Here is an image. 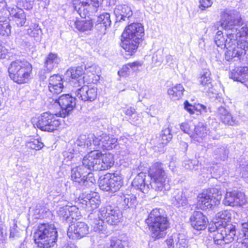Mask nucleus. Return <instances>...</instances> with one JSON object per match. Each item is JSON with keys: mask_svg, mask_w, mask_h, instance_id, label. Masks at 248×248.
Listing matches in <instances>:
<instances>
[{"mask_svg": "<svg viewBox=\"0 0 248 248\" xmlns=\"http://www.w3.org/2000/svg\"><path fill=\"white\" fill-rule=\"evenodd\" d=\"M166 165L160 162H156L150 167L148 171L151 178L149 185L145 182L146 176L144 173L140 172L133 180L132 185L135 188L143 193L148 192L151 188L157 192L169 191L170 189V179L165 170Z\"/></svg>", "mask_w": 248, "mask_h": 248, "instance_id": "f257e3e1", "label": "nucleus"}, {"mask_svg": "<svg viewBox=\"0 0 248 248\" xmlns=\"http://www.w3.org/2000/svg\"><path fill=\"white\" fill-rule=\"evenodd\" d=\"M118 145L117 139L103 134L99 137L94 135H81L75 142L73 151L75 153H81L89 150H98L100 146L104 150H110Z\"/></svg>", "mask_w": 248, "mask_h": 248, "instance_id": "f03ea898", "label": "nucleus"}, {"mask_svg": "<svg viewBox=\"0 0 248 248\" xmlns=\"http://www.w3.org/2000/svg\"><path fill=\"white\" fill-rule=\"evenodd\" d=\"M97 218L95 217V214L91 213L88 217L93 230L99 233H107L105 220L110 225H115L122 217V214L117 207L107 205L101 207L98 211Z\"/></svg>", "mask_w": 248, "mask_h": 248, "instance_id": "7ed1b4c3", "label": "nucleus"}, {"mask_svg": "<svg viewBox=\"0 0 248 248\" xmlns=\"http://www.w3.org/2000/svg\"><path fill=\"white\" fill-rule=\"evenodd\" d=\"M220 23L227 31V44L235 42L242 39V33L239 28L243 25V20L239 12L234 10L225 9L220 13Z\"/></svg>", "mask_w": 248, "mask_h": 248, "instance_id": "20e7f679", "label": "nucleus"}, {"mask_svg": "<svg viewBox=\"0 0 248 248\" xmlns=\"http://www.w3.org/2000/svg\"><path fill=\"white\" fill-rule=\"evenodd\" d=\"M146 221L149 226L152 237L155 239L164 237L166 234V231L170 226L167 216L162 209H153Z\"/></svg>", "mask_w": 248, "mask_h": 248, "instance_id": "39448f33", "label": "nucleus"}, {"mask_svg": "<svg viewBox=\"0 0 248 248\" xmlns=\"http://www.w3.org/2000/svg\"><path fill=\"white\" fill-rule=\"evenodd\" d=\"M32 70V65L25 59L12 61L8 69L10 78L19 84L26 83L30 80Z\"/></svg>", "mask_w": 248, "mask_h": 248, "instance_id": "423d86ee", "label": "nucleus"}, {"mask_svg": "<svg viewBox=\"0 0 248 248\" xmlns=\"http://www.w3.org/2000/svg\"><path fill=\"white\" fill-rule=\"evenodd\" d=\"M35 244L39 248H49L54 246L57 240L58 233L53 224H40L34 233Z\"/></svg>", "mask_w": 248, "mask_h": 248, "instance_id": "0eeeda50", "label": "nucleus"}, {"mask_svg": "<svg viewBox=\"0 0 248 248\" xmlns=\"http://www.w3.org/2000/svg\"><path fill=\"white\" fill-rule=\"evenodd\" d=\"M209 229L210 231L215 232L214 241L218 245L223 246L230 243L236 237L235 226L231 223L216 228V231L212 227Z\"/></svg>", "mask_w": 248, "mask_h": 248, "instance_id": "6e6552de", "label": "nucleus"}, {"mask_svg": "<svg viewBox=\"0 0 248 248\" xmlns=\"http://www.w3.org/2000/svg\"><path fill=\"white\" fill-rule=\"evenodd\" d=\"M221 199V191L216 188H209L199 195L197 206L202 210L211 208L213 206L218 205Z\"/></svg>", "mask_w": 248, "mask_h": 248, "instance_id": "1a4fd4ad", "label": "nucleus"}, {"mask_svg": "<svg viewBox=\"0 0 248 248\" xmlns=\"http://www.w3.org/2000/svg\"><path fill=\"white\" fill-rule=\"evenodd\" d=\"M227 45L228 50L225 53V57L229 62L241 60L248 50V42L243 39H239L235 42H232Z\"/></svg>", "mask_w": 248, "mask_h": 248, "instance_id": "9d476101", "label": "nucleus"}, {"mask_svg": "<svg viewBox=\"0 0 248 248\" xmlns=\"http://www.w3.org/2000/svg\"><path fill=\"white\" fill-rule=\"evenodd\" d=\"M50 102L58 105L61 110L56 115L61 117H65L73 109L76 105L77 99L70 94H63L58 98H49Z\"/></svg>", "mask_w": 248, "mask_h": 248, "instance_id": "9b49d317", "label": "nucleus"}, {"mask_svg": "<svg viewBox=\"0 0 248 248\" xmlns=\"http://www.w3.org/2000/svg\"><path fill=\"white\" fill-rule=\"evenodd\" d=\"M35 124L42 131L52 132L57 129L60 122L53 114L46 112L37 118Z\"/></svg>", "mask_w": 248, "mask_h": 248, "instance_id": "f8f14e48", "label": "nucleus"}, {"mask_svg": "<svg viewBox=\"0 0 248 248\" xmlns=\"http://www.w3.org/2000/svg\"><path fill=\"white\" fill-rule=\"evenodd\" d=\"M72 180L81 186H87L89 183L95 182L92 173L88 172L81 165L73 168L71 170Z\"/></svg>", "mask_w": 248, "mask_h": 248, "instance_id": "ddd939ff", "label": "nucleus"}, {"mask_svg": "<svg viewBox=\"0 0 248 248\" xmlns=\"http://www.w3.org/2000/svg\"><path fill=\"white\" fill-rule=\"evenodd\" d=\"M84 69H85V66H80L70 68L65 73V78L74 86L80 87L85 82V75L86 74L85 73Z\"/></svg>", "mask_w": 248, "mask_h": 248, "instance_id": "4468645a", "label": "nucleus"}, {"mask_svg": "<svg viewBox=\"0 0 248 248\" xmlns=\"http://www.w3.org/2000/svg\"><path fill=\"white\" fill-rule=\"evenodd\" d=\"M88 151L90 152L83 158L81 166L89 173H91V170H99L98 162H100L99 157L102 156L101 152L99 150L88 149L87 152Z\"/></svg>", "mask_w": 248, "mask_h": 248, "instance_id": "2eb2a0df", "label": "nucleus"}, {"mask_svg": "<svg viewBox=\"0 0 248 248\" xmlns=\"http://www.w3.org/2000/svg\"><path fill=\"white\" fill-rule=\"evenodd\" d=\"M215 113L219 120L225 125L235 126L238 124L239 121L237 117L232 114L229 107L224 103L217 107Z\"/></svg>", "mask_w": 248, "mask_h": 248, "instance_id": "dca6fc26", "label": "nucleus"}, {"mask_svg": "<svg viewBox=\"0 0 248 248\" xmlns=\"http://www.w3.org/2000/svg\"><path fill=\"white\" fill-rule=\"evenodd\" d=\"M89 233V227L83 222H78L69 226L67 235L70 239L75 240L80 239Z\"/></svg>", "mask_w": 248, "mask_h": 248, "instance_id": "f3484780", "label": "nucleus"}, {"mask_svg": "<svg viewBox=\"0 0 248 248\" xmlns=\"http://www.w3.org/2000/svg\"><path fill=\"white\" fill-rule=\"evenodd\" d=\"M75 92L76 96L84 102H92L95 100L97 96V89L90 87L84 84L81 86Z\"/></svg>", "mask_w": 248, "mask_h": 248, "instance_id": "a211bd4d", "label": "nucleus"}, {"mask_svg": "<svg viewBox=\"0 0 248 248\" xmlns=\"http://www.w3.org/2000/svg\"><path fill=\"white\" fill-rule=\"evenodd\" d=\"M246 202L245 194L237 191L227 192L223 200L225 205L231 206H242Z\"/></svg>", "mask_w": 248, "mask_h": 248, "instance_id": "6ab92c4d", "label": "nucleus"}, {"mask_svg": "<svg viewBox=\"0 0 248 248\" xmlns=\"http://www.w3.org/2000/svg\"><path fill=\"white\" fill-rule=\"evenodd\" d=\"M144 34L143 27L140 23H133L129 25L125 29L122 36H128L134 39L141 40Z\"/></svg>", "mask_w": 248, "mask_h": 248, "instance_id": "aec40b11", "label": "nucleus"}, {"mask_svg": "<svg viewBox=\"0 0 248 248\" xmlns=\"http://www.w3.org/2000/svg\"><path fill=\"white\" fill-rule=\"evenodd\" d=\"M80 202L87 211H92L99 206L101 202L98 193L92 192L82 198Z\"/></svg>", "mask_w": 248, "mask_h": 248, "instance_id": "412c9836", "label": "nucleus"}, {"mask_svg": "<svg viewBox=\"0 0 248 248\" xmlns=\"http://www.w3.org/2000/svg\"><path fill=\"white\" fill-rule=\"evenodd\" d=\"M190 220L192 227L198 231L204 230L208 223L206 216L200 211H194Z\"/></svg>", "mask_w": 248, "mask_h": 248, "instance_id": "4be33fe9", "label": "nucleus"}, {"mask_svg": "<svg viewBox=\"0 0 248 248\" xmlns=\"http://www.w3.org/2000/svg\"><path fill=\"white\" fill-rule=\"evenodd\" d=\"M78 210L76 207L66 205L59 207L57 212L62 220L70 223L73 222V220H76V212Z\"/></svg>", "mask_w": 248, "mask_h": 248, "instance_id": "5701e85b", "label": "nucleus"}, {"mask_svg": "<svg viewBox=\"0 0 248 248\" xmlns=\"http://www.w3.org/2000/svg\"><path fill=\"white\" fill-rule=\"evenodd\" d=\"M116 22L127 21L131 17L133 12L130 7L126 4L117 5L114 10Z\"/></svg>", "mask_w": 248, "mask_h": 248, "instance_id": "b1692460", "label": "nucleus"}, {"mask_svg": "<svg viewBox=\"0 0 248 248\" xmlns=\"http://www.w3.org/2000/svg\"><path fill=\"white\" fill-rule=\"evenodd\" d=\"M94 22V28L100 33L105 34L107 29L111 23L110 15L108 13H103L98 16Z\"/></svg>", "mask_w": 248, "mask_h": 248, "instance_id": "393cba45", "label": "nucleus"}, {"mask_svg": "<svg viewBox=\"0 0 248 248\" xmlns=\"http://www.w3.org/2000/svg\"><path fill=\"white\" fill-rule=\"evenodd\" d=\"M48 89L53 94L61 93L63 88V78L60 75H53L49 78Z\"/></svg>", "mask_w": 248, "mask_h": 248, "instance_id": "a878e982", "label": "nucleus"}, {"mask_svg": "<svg viewBox=\"0 0 248 248\" xmlns=\"http://www.w3.org/2000/svg\"><path fill=\"white\" fill-rule=\"evenodd\" d=\"M168 248H188V240L183 234H175L166 240Z\"/></svg>", "mask_w": 248, "mask_h": 248, "instance_id": "bb28decb", "label": "nucleus"}, {"mask_svg": "<svg viewBox=\"0 0 248 248\" xmlns=\"http://www.w3.org/2000/svg\"><path fill=\"white\" fill-rule=\"evenodd\" d=\"M170 201L171 204L176 207L185 206L188 204L186 192L178 189L173 190Z\"/></svg>", "mask_w": 248, "mask_h": 248, "instance_id": "cd10ccee", "label": "nucleus"}, {"mask_svg": "<svg viewBox=\"0 0 248 248\" xmlns=\"http://www.w3.org/2000/svg\"><path fill=\"white\" fill-rule=\"evenodd\" d=\"M124 40L122 39L120 46L128 53V55H132L136 52L140 40L134 39V38L128 37V36H122Z\"/></svg>", "mask_w": 248, "mask_h": 248, "instance_id": "c85d7f7f", "label": "nucleus"}, {"mask_svg": "<svg viewBox=\"0 0 248 248\" xmlns=\"http://www.w3.org/2000/svg\"><path fill=\"white\" fill-rule=\"evenodd\" d=\"M143 62L140 61H136L133 62L128 63L124 65L121 70L118 72L120 76L126 77L129 76L135 72L139 71V68L141 67Z\"/></svg>", "mask_w": 248, "mask_h": 248, "instance_id": "c756f323", "label": "nucleus"}, {"mask_svg": "<svg viewBox=\"0 0 248 248\" xmlns=\"http://www.w3.org/2000/svg\"><path fill=\"white\" fill-rule=\"evenodd\" d=\"M230 78L234 81L244 82L248 79V67H240L233 70Z\"/></svg>", "mask_w": 248, "mask_h": 248, "instance_id": "7c9ffc66", "label": "nucleus"}, {"mask_svg": "<svg viewBox=\"0 0 248 248\" xmlns=\"http://www.w3.org/2000/svg\"><path fill=\"white\" fill-rule=\"evenodd\" d=\"M231 216L232 214L228 210H223L218 212L216 215L217 221L214 223L215 228L230 224Z\"/></svg>", "mask_w": 248, "mask_h": 248, "instance_id": "2f4dec72", "label": "nucleus"}, {"mask_svg": "<svg viewBox=\"0 0 248 248\" xmlns=\"http://www.w3.org/2000/svg\"><path fill=\"white\" fill-rule=\"evenodd\" d=\"M120 202L124 210L129 208H134L137 204V198L133 194L123 195L120 197Z\"/></svg>", "mask_w": 248, "mask_h": 248, "instance_id": "473e14b6", "label": "nucleus"}, {"mask_svg": "<svg viewBox=\"0 0 248 248\" xmlns=\"http://www.w3.org/2000/svg\"><path fill=\"white\" fill-rule=\"evenodd\" d=\"M184 91V88L181 84H176L169 88L167 93L171 100L176 101L182 98Z\"/></svg>", "mask_w": 248, "mask_h": 248, "instance_id": "72a5a7b5", "label": "nucleus"}, {"mask_svg": "<svg viewBox=\"0 0 248 248\" xmlns=\"http://www.w3.org/2000/svg\"><path fill=\"white\" fill-rule=\"evenodd\" d=\"M99 171L110 168L114 165V159L111 154H105L99 157Z\"/></svg>", "mask_w": 248, "mask_h": 248, "instance_id": "f704fd0d", "label": "nucleus"}, {"mask_svg": "<svg viewBox=\"0 0 248 248\" xmlns=\"http://www.w3.org/2000/svg\"><path fill=\"white\" fill-rule=\"evenodd\" d=\"M185 108L189 112L190 114L194 113V110L200 111L201 114H205L208 111L211 112L210 108L207 107L201 104H195L194 106L191 105L187 101L184 103Z\"/></svg>", "mask_w": 248, "mask_h": 248, "instance_id": "c9c22d12", "label": "nucleus"}, {"mask_svg": "<svg viewBox=\"0 0 248 248\" xmlns=\"http://www.w3.org/2000/svg\"><path fill=\"white\" fill-rule=\"evenodd\" d=\"M60 62V59L56 53H50L46 57L44 67L48 72H50L54 68L56 67Z\"/></svg>", "mask_w": 248, "mask_h": 248, "instance_id": "e433bc0d", "label": "nucleus"}, {"mask_svg": "<svg viewBox=\"0 0 248 248\" xmlns=\"http://www.w3.org/2000/svg\"><path fill=\"white\" fill-rule=\"evenodd\" d=\"M11 16L15 18V22L18 26H23L25 25L26 21V16L24 12L21 9H16L12 10L10 12Z\"/></svg>", "mask_w": 248, "mask_h": 248, "instance_id": "4c0bfd02", "label": "nucleus"}, {"mask_svg": "<svg viewBox=\"0 0 248 248\" xmlns=\"http://www.w3.org/2000/svg\"><path fill=\"white\" fill-rule=\"evenodd\" d=\"M211 73L208 69H205L201 74L199 80L201 85L205 87L204 90L207 92L212 87Z\"/></svg>", "mask_w": 248, "mask_h": 248, "instance_id": "58836bf2", "label": "nucleus"}, {"mask_svg": "<svg viewBox=\"0 0 248 248\" xmlns=\"http://www.w3.org/2000/svg\"><path fill=\"white\" fill-rule=\"evenodd\" d=\"M86 70L87 74L88 75L89 78H85V82H93V80H97L99 78V68L95 65H93L87 69H84Z\"/></svg>", "mask_w": 248, "mask_h": 248, "instance_id": "ea45409f", "label": "nucleus"}, {"mask_svg": "<svg viewBox=\"0 0 248 248\" xmlns=\"http://www.w3.org/2000/svg\"><path fill=\"white\" fill-rule=\"evenodd\" d=\"M75 26L78 31L85 32L93 29V23L92 20H77L75 22Z\"/></svg>", "mask_w": 248, "mask_h": 248, "instance_id": "a19ab883", "label": "nucleus"}, {"mask_svg": "<svg viewBox=\"0 0 248 248\" xmlns=\"http://www.w3.org/2000/svg\"><path fill=\"white\" fill-rule=\"evenodd\" d=\"M112 173H108L105 175L101 176L98 180V184L100 188L105 191H109L110 185V179Z\"/></svg>", "mask_w": 248, "mask_h": 248, "instance_id": "79ce46f5", "label": "nucleus"}, {"mask_svg": "<svg viewBox=\"0 0 248 248\" xmlns=\"http://www.w3.org/2000/svg\"><path fill=\"white\" fill-rule=\"evenodd\" d=\"M104 248H129V242L127 240L113 237L110 240L109 246Z\"/></svg>", "mask_w": 248, "mask_h": 248, "instance_id": "37998d69", "label": "nucleus"}, {"mask_svg": "<svg viewBox=\"0 0 248 248\" xmlns=\"http://www.w3.org/2000/svg\"><path fill=\"white\" fill-rule=\"evenodd\" d=\"M110 182V189L109 191L111 192H115L118 191L123 185V181L121 177L120 176H116L114 174H112Z\"/></svg>", "mask_w": 248, "mask_h": 248, "instance_id": "c03bdc74", "label": "nucleus"}, {"mask_svg": "<svg viewBox=\"0 0 248 248\" xmlns=\"http://www.w3.org/2000/svg\"><path fill=\"white\" fill-rule=\"evenodd\" d=\"M207 131L206 125L203 123H199L194 126L192 138H195V136L200 138L204 137L207 135Z\"/></svg>", "mask_w": 248, "mask_h": 248, "instance_id": "a18cd8bd", "label": "nucleus"}, {"mask_svg": "<svg viewBox=\"0 0 248 248\" xmlns=\"http://www.w3.org/2000/svg\"><path fill=\"white\" fill-rule=\"evenodd\" d=\"M172 138V135L170 127L163 129L159 138L160 144L166 145L171 140Z\"/></svg>", "mask_w": 248, "mask_h": 248, "instance_id": "49530a36", "label": "nucleus"}, {"mask_svg": "<svg viewBox=\"0 0 248 248\" xmlns=\"http://www.w3.org/2000/svg\"><path fill=\"white\" fill-rule=\"evenodd\" d=\"M228 38H226L223 35L222 31H218L214 37V41L217 46L221 48L226 47L228 49L227 42Z\"/></svg>", "mask_w": 248, "mask_h": 248, "instance_id": "de8ad7c7", "label": "nucleus"}, {"mask_svg": "<svg viewBox=\"0 0 248 248\" xmlns=\"http://www.w3.org/2000/svg\"><path fill=\"white\" fill-rule=\"evenodd\" d=\"M3 18L0 17V35L9 36L11 34V27L9 21L7 19L3 20Z\"/></svg>", "mask_w": 248, "mask_h": 248, "instance_id": "09e8293b", "label": "nucleus"}, {"mask_svg": "<svg viewBox=\"0 0 248 248\" xmlns=\"http://www.w3.org/2000/svg\"><path fill=\"white\" fill-rule=\"evenodd\" d=\"M26 146L27 148L32 150H39L44 147V145L41 140L37 139L27 141Z\"/></svg>", "mask_w": 248, "mask_h": 248, "instance_id": "8fccbe9b", "label": "nucleus"}, {"mask_svg": "<svg viewBox=\"0 0 248 248\" xmlns=\"http://www.w3.org/2000/svg\"><path fill=\"white\" fill-rule=\"evenodd\" d=\"M183 166L186 169L192 170H197L198 169V161L197 159H188L185 160L183 163Z\"/></svg>", "mask_w": 248, "mask_h": 248, "instance_id": "3c124183", "label": "nucleus"}, {"mask_svg": "<svg viewBox=\"0 0 248 248\" xmlns=\"http://www.w3.org/2000/svg\"><path fill=\"white\" fill-rule=\"evenodd\" d=\"M33 3V0H16V5L20 9L30 10L32 8Z\"/></svg>", "mask_w": 248, "mask_h": 248, "instance_id": "603ef678", "label": "nucleus"}, {"mask_svg": "<svg viewBox=\"0 0 248 248\" xmlns=\"http://www.w3.org/2000/svg\"><path fill=\"white\" fill-rule=\"evenodd\" d=\"M2 4L3 8H6L9 13L12 9H16L18 8L16 0H4Z\"/></svg>", "mask_w": 248, "mask_h": 248, "instance_id": "864d4df0", "label": "nucleus"}, {"mask_svg": "<svg viewBox=\"0 0 248 248\" xmlns=\"http://www.w3.org/2000/svg\"><path fill=\"white\" fill-rule=\"evenodd\" d=\"M193 126L187 122L183 123L180 125V128L184 133L187 134L190 137H192L193 132Z\"/></svg>", "mask_w": 248, "mask_h": 248, "instance_id": "5fc2aeb1", "label": "nucleus"}, {"mask_svg": "<svg viewBox=\"0 0 248 248\" xmlns=\"http://www.w3.org/2000/svg\"><path fill=\"white\" fill-rule=\"evenodd\" d=\"M241 230L245 237L242 244L245 247H248V222L241 224Z\"/></svg>", "mask_w": 248, "mask_h": 248, "instance_id": "6e6d98bb", "label": "nucleus"}, {"mask_svg": "<svg viewBox=\"0 0 248 248\" xmlns=\"http://www.w3.org/2000/svg\"><path fill=\"white\" fill-rule=\"evenodd\" d=\"M217 155L218 154V158L221 160H225L228 156V151L225 149L224 147H222L217 151Z\"/></svg>", "mask_w": 248, "mask_h": 248, "instance_id": "4d7b16f0", "label": "nucleus"}, {"mask_svg": "<svg viewBox=\"0 0 248 248\" xmlns=\"http://www.w3.org/2000/svg\"><path fill=\"white\" fill-rule=\"evenodd\" d=\"M212 4L211 0H200L199 7L201 10L203 11L206 8L211 7Z\"/></svg>", "mask_w": 248, "mask_h": 248, "instance_id": "13d9d810", "label": "nucleus"}, {"mask_svg": "<svg viewBox=\"0 0 248 248\" xmlns=\"http://www.w3.org/2000/svg\"><path fill=\"white\" fill-rule=\"evenodd\" d=\"M17 226L15 221H13V223L10 229V237H14L18 234V231L17 230Z\"/></svg>", "mask_w": 248, "mask_h": 248, "instance_id": "bf43d9fd", "label": "nucleus"}, {"mask_svg": "<svg viewBox=\"0 0 248 248\" xmlns=\"http://www.w3.org/2000/svg\"><path fill=\"white\" fill-rule=\"evenodd\" d=\"M244 23H243V25ZM242 36H245L248 39V22L244 23V25L241 28Z\"/></svg>", "mask_w": 248, "mask_h": 248, "instance_id": "052dcab7", "label": "nucleus"}, {"mask_svg": "<svg viewBox=\"0 0 248 248\" xmlns=\"http://www.w3.org/2000/svg\"><path fill=\"white\" fill-rule=\"evenodd\" d=\"M49 72H48L47 69L45 68V67H44V68L41 70L39 73L40 79L42 80H45L46 78L47 75Z\"/></svg>", "mask_w": 248, "mask_h": 248, "instance_id": "680f3d73", "label": "nucleus"}, {"mask_svg": "<svg viewBox=\"0 0 248 248\" xmlns=\"http://www.w3.org/2000/svg\"><path fill=\"white\" fill-rule=\"evenodd\" d=\"M166 62L170 67H173L174 65V62H175V59L173 57L170 55L168 54L165 57Z\"/></svg>", "mask_w": 248, "mask_h": 248, "instance_id": "e2e57ef3", "label": "nucleus"}, {"mask_svg": "<svg viewBox=\"0 0 248 248\" xmlns=\"http://www.w3.org/2000/svg\"><path fill=\"white\" fill-rule=\"evenodd\" d=\"M244 169V172L242 174V177L245 179L246 182L248 183V164L244 165L243 164L240 165Z\"/></svg>", "mask_w": 248, "mask_h": 248, "instance_id": "0e129e2a", "label": "nucleus"}, {"mask_svg": "<svg viewBox=\"0 0 248 248\" xmlns=\"http://www.w3.org/2000/svg\"><path fill=\"white\" fill-rule=\"evenodd\" d=\"M8 54V50L5 47L0 45V59H3L6 58Z\"/></svg>", "mask_w": 248, "mask_h": 248, "instance_id": "69168bd1", "label": "nucleus"}, {"mask_svg": "<svg viewBox=\"0 0 248 248\" xmlns=\"http://www.w3.org/2000/svg\"><path fill=\"white\" fill-rule=\"evenodd\" d=\"M159 57H158V54L157 53L154 54L152 57L153 61L158 65L161 64L163 61L161 55L159 54Z\"/></svg>", "mask_w": 248, "mask_h": 248, "instance_id": "338daca9", "label": "nucleus"}, {"mask_svg": "<svg viewBox=\"0 0 248 248\" xmlns=\"http://www.w3.org/2000/svg\"><path fill=\"white\" fill-rule=\"evenodd\" d=\"M124 113L126 115L130 116V117H132L133 116H134L135 117L136 115V114L135 113V110L133 108H127L125 110Z\"/></svg>", "mask_w": 248, "mask_h": 248, "instance_id": "774afa93", "label": "nucleus"}]
</instances>
